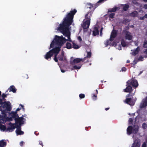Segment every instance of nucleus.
Segmentation results:
<instances>
[{
  "label": "nucleus",
  "mask_w": 147,
  "mask_h": 147,
  "mask_svg": "<svg viewBox=\"0 0 147 147\" xmlns=\"http://www.w3.org/2000/svg\"><path fill=\"white\" fill-rule=\"evenodd\" d=\"M77 12V10L74 9L71 10L67 14L66 17L63 20L62 23L59 25L58 29L63 35L67 37L68 39H65L62 36H60L56 35L54 39L50 44V47L53 48L55 45L59 47H61L64 43V40L71 42L70 38V32L69 31V27L73 21L74 16Z\"/></svg>",
  "instance_id": "obj_1"
},
{
  "label": "nucleus",
  "mask_w": 147,
  "mask_h": 147,
  "mask_svg": "<svg viewBox=\"0 0 147 147\" xmlns=\"http://www.w3.org/2000/svg\"><path fill=\"white\" fill-rule=\"evenodd\" d=\"M5 109H2L1 107H0V110H1V113L2 115H0V119L3 121H11L13 119L15 120L17 117H18V115L16 112L12 111L9 113L11 111L7 110L4 112L3 111Z\"/></svg>",
  "instance_id": "obj_2"
},
{
  "label": "nucleus",
  "mask_w": 147,
  "mask_h": 147,
  "mask_svg": "<svg viewBox=\"0 0 147 147\" xmlns=\"http://www.w3.org/2000/svg\"><path fill=\"white\" fill-rule=\"evenodd\" d=\"M5 100V98H0V105H1L0 107H1L3 109H5L3 111L4 112L7 110L11 111V103L9 101H5L3 102V100Z\"/></svg>",
  "instance_id": "obj_3"
},
{
  "label": "nucleus",
  "mask_w": 147,
  "mask_h": 147,
  "mask_svg": "<svg viewBox=\"0 0 147 147\" xmlns=\"http://www.w3.org/2000/svg\"><path fill=\"white\" fill-rule=\"evenodd\" d=\"M126 83L127 84L131 86H132L133 87L135 88H137L138 85L137 81L136 80L133 79V78L130 80H128Z\"/></svg>",
  "instance_id": "obj_4"
},
{
  "label": "nucleus",
  "mask_w": 147,
  "mask_h": 147,
  "mask_svg": "<svg viewBox=\"0 0 147 147\" xmlns=\"http://www.w3.org/2000/svg\"><path fill=\"white\" fill-rule=\"evenodd\" d=\"M90 22H89V21L84 20L83 21V24L82 25V28L84 31H87L88 30L89 28Z\"/></svg>",
  "instance_id": "obj_5"
},
{
  "label": "nucleus",
  "mask_w": 147,
  "mask_h": 147,
  "mask_svg": "<svg viewBox=\"0 0 147 147\" xmlns=\"http://www.w3.org/2000/svg\"><path fill=\"white\" fill-rule=\"evenodd\" d=\"M9 126L6 128V131L12 132L13 130L16 127V125H15V124L10 122L8 124Z\"/></svg>",
  "instance_id": "obj_6"
},
{
  "label": "nucleus",
  "mask_w": 147,
  "mask_h": 147,
  "mask_svg": "<svg viewBox=\"0 0 147 147\" xmlns=\"http://www.w3.org/2000/svg\"><path fill=\"white\" fill-rule=\"evenodd\" d=\"M24 116L22 115V116L20 117H17L16 119H15V123L16 124H19V126H20L22 124H23L24 123V121H23V119H24L23 117Z\"/></svg>",
  "instance_id": "obj_7"
},
{
  "label": "nucleus",
  "mask_w": 147,
  "mask_h": 147,
  "mask_svg": "<svg viewBox=\"0 0 147 147\" xmlns=\"http://www.w3.org/2000/svg\"><path fill=\"white\" fill-rule=\"evenodd\" d=\"M123 32L124 33L125 36V39L128 40H132V36L131 35V33L127 31H126L125 30H123Z\"/></svg>",
  "instance_id": "obj_8"
},
{
  "label": "nucleus",
  "mask_w": 147,
  "mask_h": 147,
  "mask_svg": "<svg viewBox=\"0 0 147 147\" xmlns=\"http://www.w3.org/2000/svg\"><path fill=\"white\" fill-rule=\"evenodd\" d=\"M59 60L60 61L66 62L67 61L66 57L65 55L64 52L62 51L61 55H59L58 57Z\"/></svg>",
  "instance_id": "obj_9"
},
{
  "label": "nucleus",
  "mask_w": 147,
  "mask_h": 147,
  "mask_svg": "<svg viewBox=\"0 0 147 147\" xmlns=\"http://www.w3.org/2000/svg\"><path fill=\"white\" fill-rule=\"evenodd\" d=\"M118 30H113L112 31L109 40L111 41H112L114 40V38H115L117 35Z\"/></svg>",
  "instance_id": "obj_10"
},
{
  "label": "nucleus",
  "mask_w": 147,
  "mask_h": 147,
  "mask_svg": "<svg viewBox=\"0 0 147 147\" xmlns=\"http://www.w3.org/2000/svg\"><path fill=\"white\" fill-rule=\"evenodd\" d=\"M94 11L91 10L89 11L85 15V19L86 20L89 21V22H90V18L92 16V13Z\"/></svg>",
  "instance_id": "obj_11"
},
{
  "label": "nucleus",
  "mask_w": 147,
  "mask_h": 147,
  "mask_svg": "<svg viewBox=\"0 0 147 147\" xmlns=\"http://www.w3.org/2000/svg\"><path fill=\"white\" fill-rule=\"evenodd\" d=\"M147 106V97L143 99L140 105V108L142 109Z\"/></svg>",
  "instance_id": "obj_12"
},
{
  "label": "nucleus",
  "mask_w": 147,
  "mask_h": 147,
  "mask_svg": "<svg viewBox=\"0 0 147 147\" xmlns=\"http://www.w3.org/2000/svg\"><path fill=\"white\" fill-rule=\"evenodd\" d=\"M86 57H84V59H81L80 58H76L74 59L72 62L71 64H75L76 63H79L82 61V62L86 59Z\"/></svg>",
  "instance_id": "obj_13"
},
{
  "label": "nucleus",
  "mask_w": 147,
  "mask_h": 147,
  "mask_svg": "<svg viewBox=\"0 0 147 147\" xmlns=\"http://www.w3.org/2000/svg\"><path fill=\"white\" fill-rule=\"evenodd\" d=\"M61 47L58 46V47L53 48L50 51L53 53V55L54 53L55 54H57V55L58 53L61 50Z\"/></svg>",
  "instance_id": "obj_14"
},
{
  "label": "nucleus",
  "mask_w": 147,
  "mask_h": 147,
  "mask_svg": "<svg viewBox=\"0 0 147 147\" xmlns=\"http://www.w3.org/2000/svg\"><path fill=\"white\" fill-rule=\"evenodd\" d=\"M125 102L131 106H133L135 104V102L133 101L131 98H126Z\"/></svg>",
  "instance_id": "obj_15"
},
{
  "label": "nucleus",
  "mask_w": 147,
  "mask_h": 147,
  "mask_svg": "<svg viewBox=\"0 0 147 147\" xmlns=\"http://www.w3.org/2000/svg\"><path fill=\"white\" fill-rule=\"evenodd\" d=\"M16 128H17V129L16 131V132L17 135H22L24 134V132L21 130V128L20 126L17 125Z\"/></svg>",
  "instance_id": "obj_16"
},
{
  "label": "nucleus",
  "mask_w": 147,
  "mask_h": 147,
  "mask_svg": "<svg viewBox=\"0 0 147 147\" xmlns=\"http://www.w3.org/2000/svg\"><path fill=\"white\" fill-rule=\"evenodd\" d=\"M53 54L50 50L48 52H47L45 55L44 56V58L47 60H50L51 59V57L53 55Z\"/></svg>",
  "instance_id": "obj_17"
},
{
  "label": "nucleus",
  "mask_w": 147,
  "mask_h": 147,
  "mask_svg": "<svg viewBox=\"0 0 147 147\" xmlns=\"http://www.w3.org/2000/svg\"><path fill=\"white\" fill-rule=\"evenodd\" d=\"M126 86H127L126 88L123 89L124 92H125L129 93L132 92L133 91L132 87L127 84Z\"/></svg>",
  "instance_id": "obj_18"
},
{
  "label": "nucleus",
  "mask_w": 147,
  "mask_h": 147,
  "mask_svg": "<svg viewBox=\"0 0 147 147\" xmlns=\"http://www.w3.org/2000/svg\"><path fill=\"white\" fill-rule=\"evenodd\" d=\"M132 127V133L134 134H136L138 131L139 127L138 125H134Z\"/></svg>",
  "instance_id": "obj_19"
},
{
  "label": "nucleus",
  "mask_w": 147,
  "mask_h": 147,
  "mask_svg": "<svg viewBox=\"0 0 147 147\" xmlns=\"http://www.w3.org/2000/svg\"><path fill=\"white\" fill-rule=\"evenodd\" d=\"M140 141L138 140H135L132 144V147H140Z\"/></svg>",
  "instance_id": "obj_20"
},
{
  "label": "nucleus",
  "mask_w": 147,
  "mask_h": 147,
  "mask_svg": "<svg viewBox=\"0 0 147 147\" xmlns=\"http://www.w3.org/2000/svg\"><path fill=\"white\" fill-rule=\"evenodd\" d=\"M9 90V92L12 91L14 93H16L17 90L16 89L15 87L13 85H12L10 86L9 88L8 89V90L6 91L5 93H6L7 92H8V90Z\"/></svg>",
  "instance_id": "obj_21"
},
{
  "label": "nucleus",
  "mask_w": 147,
  "mask_h": 147,
  "mask_svg": "<svg viewBox=\"0 0 147 147\" xmlns=\"http://www.w3.org/2000/svg\"><path fill=\"white\" fill-rule=\"evenodd\" d=\"M94 30L92 31V34L94 36H95L99 34V32L98 28L97 27H94Z\"/></svg>",
  "instance_id": "obj_22"
},
{
  "label": "nucleus",
  "mask_w": 147,
  "mask_h": 147,
  "mask_svg": "<svg viewBox=\"0 0 147 147\" xmlns=\"http://www.w3.org/2000/svg\"><path fill=\"white\" fill-rule=\"evenodd\" d=\"M127 133L128 135H130L132 133L133 127L131 126H129L127 130Z\"/></svg>",
  "instance_id": "obj_23"
},
{
  "label": "nucleus",
  "mask_w": 147,
  "mask_h": 147,
  "mask_svg": "<svg viewBox=\"0 0 147 147\" xmlns=\"http://www.w3.org/2000/svg\"><path fill=\"white\" fill-rule=\"evenodd\" d=\"M139 50L140 48L139 47H138L137 48L133 51L131 54L132 55H136L138 53Z\"/></svg>",
  "instance_id": "obj_24"
},
{
  "label": "nucleus",
  "mask_w": 147,
  "mask_h": 147,
  "mask_svg": "<svg viewBox=\"0 0 147 147\" xmlns=\"http://www.w3.org/2000/svg\"><path fill=\"white\" fill-rule=\"evenodd\" d=\"M85 8L88 9V8L91 9L92 8V10L93 9V6L92 4L90 3H87L85 6Z\"/></svg>",
  "instance_id": "obj_25"
},
{
  "label": "nucleus",
  "mask_w": 147,
  "mask_h": 147,
  "mask_svg": "<svg viewBox=\"0 0 147 147\" xmlns=\"http://www.w3.org/2000/svg\"><path fill=\"white\" fill-rule=\"evenodd\" d=\"M85 8L88 9V8L91 9L92 8V10L93 9V6L92 4L90 3H87L85 6Z\"/></svg>",
  "instance_id": "obj_26"
},
{
  "label": "nucleus",
  "mask_w": 147,
  "mask_h": 147,
  "mask_svg": "<svg viewBox=\"0 0 147 147\" xmlns=\"http://www.w3.org/2000/svg\"><path fill=\"white\" fill-rule=\"evenodd\" d=\"M6 145V142H4V140H2L0 141V146L3 147L5 146Z\"/></svg>",
  "instance_id": "obj_27"
},
{
  "label": "nucleus",
  "mask_w": 147,
  "mask_h": 147,
  "mask_svg": "<svg viewBox=\"0 0 147 147\" xmlns=\"http://www.w3.org/2000/svg\"><path fill=\"white\" fill-rule=\"evenodd\" d=\"M0 129L1 130L3 131H6V127L4 125H2V124L0 123Z\"/></svg>",
  "instance_id": "obj_28"
},
{
  "label": "nucleus",
  "mask_w": 147,
  "mask_h": 147,
  "mask_svg": "<svg viewBox=\"0 0 147 147\" xmlns=\"http://www.w3.org/2000/svg\"><path fill=\"white\" fill-rule=\"evenodd\" d=\"M118 7H114L108 10V12H115L117 10Z\"/></svg>",
  "instance_id": "obj_29"
},
{
  "label": "nucleus",
  "mask_w": 147,
  "mask_h": 147,
  "mask_svg": "<svg viewBox=\"0 0 147 147\" xmlns=\"http://www.w3.org/2000/svg\"><path fill=\"white\" fill-rule=\"evenodd\" d=\"M129 7V5L128 4H125L124 5L123 7V10L124 11H127Z\"/></svg>",
  "instance_id": "obj_30"
},
{
  "label": "nucleus",
  "mask_w": 147,
  "mask_h": 147,
  "mask_svg": "<svg viewBox=\"0 0 147 147\" xmlns=\"http://www.w3.org/2000/svg\"><path fill=\"white\" fill-rule=\"evenodd\" d=\"M73 43V47L75 49H77L80 48V46L76 44L74 42H72Z\"/></svg>",
  "instance_id": "obj_31"
},
{
  "label": "nucleus",
  "mask_w": 147,
  "mask_h": 147,
  "mask_svg": "<svg viewBox=\"0 0 147 147\" xmlns=\"http://www.w3.org/2000/svg\"><path fill=\"white\" fill-rule=\"evenodd\" d=\"M137 14V12L136 11H134L132 12L130 14V16H131L135 17L136 16Z\"/></svg>",
  "instance_id": "obj_32"
},
{
  "label": "nucleus",
  "mask_w": 147,
  "mask_h": 147,
  "mask_svg": "<svg viewBox=\"0 0 147 147\" xmlns=\"http://www.w3.org/2000/svg\"><path fill=\"white\" fill-rule=\"evenodd\" d=\"M66 48L68 49H71L72 48L71 43L69 42H67L66 44Z\"/></svg>",
  "instance_id": "obj_33"
},
{
  "label": "nucleus",
  "mask_w": 147,
  "mask_h": 147,
  "mask_svg": "<svg viewBox=\"0 0 147 147\" xmlns=\"http://www.w3.org/2000/svg\"><path fill=\"white\" fill-rule=\"evenodd\" d=\"M100 4L98 3V2L96 3L95 4H94L93 6V9L92 11H94L95 9Z\"/></svg>",
  "instance_id": "obj_34"
},
{
  "label": "nucleus",
  "mask_w": 147,
  "mask_h": 147,
  "mask_svg": "<svg viewBox=\"0 0 147 147\" xmlns=\"http://www.w3.org/2000/svg\"><path fill=\"white\" fill-rule=\"evenodd\" d=\"M121 44L123 47H125L126 45V43L123 39L121 40Z\"/></svg>",
  "instance_id": "obj_35"
},
{
  "label": "nucleus",
  "mask_w": 147,
  "mask_h": 147,
  "mask_svg": "<svg viewBox=\"0 0 147 147\" xmlns=\"http://www.w3.org/2000/svg\"><path fill=\"white\" fill-rule=\"evenodd\" d=\"M81 65H79L78 66L75 65L73 66V68L75 69H79L81 67Z\"/></svg>",
  "instance_id": "obj_36"
},
{
  "label": "nucleus",
  "mask_w": 147,
  "mask_h": 147,
  "mask_svg": "<svg viewBox=\"0 0 147 147\" xmlns=\"http://www.w3.org/2000/svg\"><path fill=\"white\" fill-rule=\"evenodd\" d=\"M91 53L90 52H87V55L86 57H85L86 58V59L87 58H90L91 57Z\"/></svg>",
  "instance_id": "obj_37"
},
{
  "label": "nucleus",
  "mask_w": 147,
  "mask_h": 147,
  "mask_svg": "<svg viewBox=\"0 0 147 147\" xmlns=\"http://www.w3.org/2000/svg\"><path fill=\"white\" fill-rule=\"evenodd\" d=\"M115 14L114 13H112L109 15V17L111 18H114Z\"/></svg>",
  "instance_id": "obj_38"
},
{
  "label": "nucleus",
  "mask_w": 147,
  "mask_h": 147,
  "mask_svg": "<svg viewBox=\"0 0 147 147\" xmlns=\"http://www.w3.org/2000/svg\"><path fill=\"white\" fill-rule=\"evenodd\" d=\"M142 127L144 129H145L147 128V125L146 123H144L142 125Z\"/></svg>",
  "instance_id": "obj_39"
},
{
  "label": "nucleus",
  "mask_w": 147,
  "mask_h": 147,
  "mask_svg": "<svg viewBox=\"0 0 147 147\" xmlns=\"http://www.w3.org/2000/svg\"><path fill=\"white\" fill-rule=\"evenodd\" d=\"M143 47L144 48H147V40L144 42Z\"/></svg>",
  "instance_id": "obj_40"
},
{
  "label": "nucleus",
  "mask_w": 147,
  "mask_h": 147,
  "mask_svg": "<svg viewBox=\"0 0 147 147\" xmlns=\"http://www.w3.org/2000/svg\"><path fill=\"white\" fill-rule=\"evenodd\" d=\"M57 54H55L54 57V59L55 61L56 62H57L58 61V58L57 57Z\"/></svg>",
  "instance_id": "obj_41"
},
{
  "label": "nucleus",
  "mask_w": 147,
  "mask_h": 147,
  "mask_svg": "<svg viewBox=\"0 0 147 147\" xmlns=\"http://www.w3.org/2000/svg\"><path fill=\"white\" fill-rule=\"evenodd\" d=\"M79 97L80 98H83L85 97V95L83 94H80L79 95Z\"/></svg>",
  "instance_id": "obj_42"
},
{
  "label": "nucleus",
  "mask_w": 147,
  "mask_h": 147,
  "mask_svg": "<svg viewBox=\"0 0 147 147\" xmlns=\"http://www.w3.org/2000/svg\"><path fill=\"white\" fill-rule=\"evenodd\" d=\"M92 99L94 100H96L97 99V95L96 94H93V96H92Z\"/></svg>",
  "instance_id": "obj_43"
},
{
  "label": "nucleus",
  "mask_w": 147,
  "mask_h": 147,
  "mask_svg": "<svg viewBox=\"0 0 147 147\" xmlns=\"http://www.w3.org/2000/svg\"><path fill=\"white\" fill-rule=\"evenodd\" d=\"M7 95H8L7 94H5L4 93H3L1 96L2 98H4L6 97Z\"/></svg>",
  "instance_id": "obj_44"
},
{
  "label": "nucleus",
  "mask_w": 147,
  "mask_h": 147,
  "mask_svg": "<svg viewBox=\"0 0 147 147\" xmlns=\"http://www.w3.org/2000/svg\"><path fill=\"white\" fill-rule=\"evenodd\" d=\"M142 147H147L146 143L145 142H144L142 145Z\"/></svg>",
  "instance_id": "obj_45"
},
{
  "label": "nucleus",
  "mask_w": 147,
  "mask_h": 147,
  "mask_svg": "<svg viewBox=\"0 0 147 147\" xmlns=\"http://www.w3.org/2000/svg\"><path fill=\"white\" fill-rule=\"evenodd\" d=\"M137 61L135 60H134L131 64L133 65H134L136 64L137 63Z\"/></svg>",
  "instance_id": "obj_46"
},
{
  "label": "nucleus",
  "mask_w": 147,
  "mask_h": 147,
  "mask_svg": "<svg viewBox=\"0 0 147 147\" xmlns=\"http://www.w3.org/2000/svg\"><path fill=\"white\" fill-rule=\"evenodd\" d=\"M127 70V69L125 67H123L122 68L121 71H125Z\"/></svg>",
  "instance_id": "obj_47"
},
{
  "label": "nucleus",
  "mask_w": 147,
  "mask_h": 147,
  "mask_svg": "<svg viewBox=\"0 0 147 147\" xmlns=\"http://www.w3.org/2000/svg\"><path fill=\"white\" fill-rule=\"evenodd\" d=\"M106 0H99L98 2V3L99 4H100V3H102L104 2V1H105Z\"/></svg>",
  "instance_id": "obj_48"
},
{
  "label": "nucleus",
  "mask_w": 147,
  "mask_h": 147,
  "mask_svg": "<svg viewBox=\"0 0 147 147\" xmlns=\"http://www.w3.org/2000/svg\"><path fill=\"white\" fill-rule=\"evenodd\" d=\"M133 119L131 118H130L129 119V122L130 124H131L133 122Z\"/></svg>",
  "instance_id": "obj_49"
},
{
  "label": "nucleus",
  "mask_w": 147,
  "mask_h": 147,
  "mask_svg": "<svg viewBox=\"0 0 147 147\" xmlns=\"http://www.w3.org/2000/svg\"><path fill=\"white\" fill-rule=\"evenodd\" d=\"M109 45V41L107 40L106 41L105 43V45L106 47L107 46Z\"/></svg>",
  "instance_id": "obj_50"
},
{
  "label": "nucleus",
  "mask_w": 147,
  "mask_h": 147,
  "mask_svg": "<svg viewBox=\"0 0 147 147\" xmlns=\"http://www.w3.org/2000/svg\"><path fill=\"white\" fill-rule=\"evenodd\" d=\"M125 30L126 31H127L126 30H128L129 29V27L128 26H126L125 27Z\"/></svg>",
  "instance_id": "obj_51"
},
{
  "label": "nucleus",
  "mask_w": 147,
  "mask_h": 147,
  "mask_svg": "<svg viewBox=\"0 0 147 147\" xmlns=\"http://www.w3.org/2000/svg\"><path fill=\"white\" fill-rule=\"evenodd\" d=\"M39 144L40 145H41L42 147L43 146V144L42 142V141H39Z\"/></svg>",
  "instance_id": "obj_52"
},
{
  "label": "nucleus",
  "mask_w": 147,
  "mask_h": 147,
  "mask_svg": "<svg viewBox=\"0 0 147 147\" xmlns=\"http://www.w3.org/2000/svg\"><path fill=\"white\" fill-rule=\"evenodd\" d=\"M103 29V28H102L100 30V36H101L102 35V30Z\"/></svg>",
  "instance_id": "obj_53"
},
{
  "label": "nucleus",
  "mask_w": 147,
  "mask_h": 147,
  "mask_svg": "<svg viewBox=\"0 0 147 147\" xmlns=\"http://www.w3.org/2000/svg\"><path fill=\"white\" fill-rule=\"evenodd\" d=\"M145 18V17H144V16L143 17H140V19L142 20H143L144 19V18Z\"/></svg>",
  "instance_id": "obj_54"
},
{
  "label": "nucleus",
  "mask_w": 147,
  "mask_h": 147,
  "mask_svg": "<svg viewBox=\"0 0 147 147\" xmlns=\"http://www.w3.org/2000/svg\"><path fill=\"white\" fill-rule=\"evenodd\" d=\"M132 95L130 93H129L126 96L127 97H130V96H132Z\"/></svg>",
  "instance_id": "obj_55"
},
{
  "label": "nucleus",
  "mask_w": 147,
  "mask_h": 147,
  "mask_svg": "<svg viewBox=\"0 0 147 147\" xmlns=\"http://www.w3.org/2000/svg\"><path fill=\"white\" fill-rule=\"evenodd\" d=\"M78 40H79L80 41H81L82 40V39L80 36H79L78 37Z\"/></svg>",
  "instance_id": "obj_56"
},
{
  "label": "nucleus",
  "mask_w": 147,
  "mask_h": 147,
  "mask_svg": "<svg viewBox=\"0 0 147 147\" xmlns=\"http://www.w3.org/2000/svg\"><path fill=\"white\" fill-rule=\"evenodd\" d=\"M20 106L22 108V109H23V110L24 111L25 109L24 108V106L21 104H20Z\"/></svg>",
  "instance_id": "obj_57"
},
{
  "label": "nucleus",
  "mask_w": 147,
  "mask_h": 147,
  "mask_svg": "<svg viewBox=\"0 0 147 147\" xmlns=\"http://www.w3.org/2000/svg\"><path fill=\"white\" fill-rule=\"evenodd\" d=\"M21 108H18L16 110V111L15 112H16L17 113V112L18 111H19L21 109Z\"/></svg>",
  "instance_id": "obj_58"
},
{
  "label": "nucleus",
  "mask_w": 147,
  "mask_h": 147,
  "mask_svg": "<svg viewBox=\"0 0 147 147\" xmlns=\"http://www.w3.org/2000/svg\"><path fill=\"white\" fill-rule=\"evenodd\" d=\"M144 7L145 9H147V4L144 5Z\"/></svg>",
  "instance_id": "obj_59"
},
{
  "label": "nucleus",
  "mask_w": 147,
  "mask_h": 147,
  "mask_svg": "<svg viewBox=\"0 0 147 147\" xmlns=\"http://www.w3.org/2000/svg\"><path fill=\"white\" fill-rule=\"evenodd\" d=\"M24 143L23 141H22L20 143V145L21 146H22Z\"/></svg>",
  "instance_id": "obj_60"
},
{
  "label": "nucleus",
  "mask_w": 147,
  "mask_h": 147,
  "mask_svg": "<svg viewBox=\"0 0 147 147\" xmlns=\"http://www.w3.org/2000/svg\"><path fill=\"white\" fill-rule=\"evenodd\" d=\"M144 53L145 54L147 55V48L146 49V50L144 51Z\"/></svg>",
  "instance_id": "obj_61"
},
{
  "label": "nucleus",
  "mask_w": 147,
  "mask_h": 147,
  "mask_svg": "<svg viewBox=\"0 0 147 147\" xmlns=\"http://www.w3.org/2000/svg\"><path fill=\"white\" fill-rule=\"evenodd\" d=\"M142 59L141 60L142 61L143 60V58L141 56V57H139V58L138 59V60H140V59Z\"/></svg>",
  "instance_id": "obj_62"
},
{
  "label": "nucleus",
  "mask_w": 147,
  "mask_h": 147,
  "mask_svg": "<svg viewBox=\"0 0 147 147\" xmlns=\"http://www.w3.org/2000/svg\"><path fill=\"white\" fill-rule=\"evenodd\" d=\"M144 17H145V18H147V13L146 14L144 15Z\"/></svg>",
  "instance_id": "obj_63"
},
{
  "label": "nucleus",
  "mask_w": 147,
  "mask_h": 147,
  "mask_svg": "<svg viewBox=\"0 0 147 147\" xmlns=\"http://www.w3.org/2000/svg\"><path fill=\"white\" fill-rule=\"evenodd\" d=\"M109 109H110V108L109 107H108V108H105V109L106 111H107Z\"/></svg>",
  "instance_id": "obj_64"
}]
</instances>
